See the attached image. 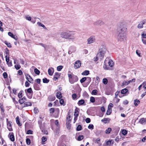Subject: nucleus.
Returning a JSON list of instances; mask_svg holds the SVG:
<instances>
[{"mask_svg":"<svg viewBox=\"0 0 146 146\" xmlns=\"http://www.w3.org/2000/svg\"><path fill=\"white\" fill-rule=\"evenodd\" d=\"M119 27L121 32L125 33L127 31V27L125 24L121 23L120 24Z\"/></svg>","mask_w":146,"mask_h":146,"instance_id":"39448f33","label":"nucleus"},{"mask_svg":"<svg viewBox=\"0 0 146 146\" xmlns=\"http://www.w3.org/2000/svg\"><path fill=\"white\" fill-rule=\"evenodd\" d=\"M88 44H91L95 41V38L94 36H91L87 40Z\"/></svg>","mask_w":146,"mask_h":146,"instance_id":"0eeeda50","label":"nucleus"},{"mask_svg":"<svg viewBox=\"0 0 146 146\" xmlns=\"http://www.w3.org/2000/svg\"><path fill=\"white\" fill-rule=\"evenodd\" d=\"M60 103L61 105H62L63 106L64 105V100L62 99H60Z\"/></svg>","mask_w":146,"mask_h":146,"instance_id":"603ef678","label":"nucleus"},{"mask_svg":"<svg viewBox=\"0 0 146 146\" xmlns=\"http://www.w3.org/2000/svg\"><path fill=\"white\" fill-rule=\"evenodd\" d=\"M79 115H78L77 114H76V115H74V123H75L77 120V117Z\"/></svg>","mask_w":146,"mask_h":146,"instance_id":"f704fd0d","label":"nucleus"},{"mask_svg":"<svg viewBox=\"0 0 146 146\" xmlns=\"http://www.w3.org/2000/svg\"><path fill=\"white\" fill-rule=\"evenodd\" d=\"M127 131L125 129H123L122 131V133L124 135H125L127 134Z\"/></svg>","mask_w":146,"mask_h":146,"instance_id":"4c0bfd02","label":"nucleus"},{"mask_svg":"<svg viewBox=\"0 0 146 146\" xmlns=\"http://www.w3.org/2000/svg\"><path fill=\"white\" fill-rule=\"evenodd\" d=\"M27 80L30 83H32L33 80L31 76L28 74H26L25 75Z\"/></svg>","mask_w":146,"mask_h":146,"instance_id":"f8f14e48","label":"nucleus"},{"mask_svg":"<svg viewBox=\"0 0 146 146\" xmlns=\"http://www.w3.org/2000/svg\"><path fill=\"white\" fill-rule=\"evenodd\" d=\"M10 139L12 141H13L15 140L14 136L13 133L12 132L9 133L8 135Z\"/></svg>","mask_w":146,"mask_h":146,"instance_id":"ddd939ff","label":"nucleus"},{"mask_svg":"<svg viewBox=\"0 0 146 146\" xmlns=\"http://www.w3.org/2000/svg\"><path fill=\"white\" fill-rule=\"evenodd\" d=\"M70 121H68V122L67 123V127L68 129H70L71 127V124L70 123Z\"/></svg>","mask_w":146,"mask_h":146,"instance_id":"bb28decb","label":"nucleus"},{"mask_svg":"<svg viewBox=\"0 0 146 146\" xmlns=\"http://www.w3.org/2000/svg\"><path fill=\"white\" fill-rule=\"evenodd\" d=\"M90 101L92 103L94 102L95 101V98L93 97H91L90 98Z\"/></svg>","mask_w":146,"mask_h":146,"instance_id":"c03bdc74","label":"nucleus"},{"mask_svg":"<svg viewBox=\"0 0 146 146\" xmlns=\"http://www.w3.org/2000/svg\"><path fill=\"white\" fill-rule=\"evenodd\" d=\"M126 35L125 33L120 32L119 33L118 38V40L120 41H124L126 40Z\"/></svg>","mask_w":146,"mask_h":146,"instance_id":"7ed1b4c3","label":"nucleus"},{"mask_svg":"<svg viewBox=\"0 0 146 146\" xmlns=\"http://www.w3.org/2000/svg\"><path fill=\"white\" fill-rule=\"evenodd\" d=\"M139 122L142 124H144L146 123V119L144 118H142L140 119Z\"/></svg>","mask_w":146,"mask_h":146,"instance_id":"412c9836","label":"nucleus"},{"mask_svg":"<svg viewBox=\"0 0 146 146\" xmlns=\"http://www.w3.org/2000/svg\"><path fill=\"white\" fill-rule=\"evenodd\" d=\"M7 121V127L8 129L10 131H11L13 130V129L11 127V123L12 122L10 121H8V119H6Z\"/></svg>","mask_w":146,"mask_h":146,"instance_id":"1a4fd4ad","label":"nucleus"},{"mask_svg":"<svg viewBox=\"0 0 146 146\" xmlns=\"http://www.w3.org/2000/svg\"><path fill=\"white\" fill-rule=\"evenodd\" d=\"M112 141L111 140L108 141L106 142L107 145L110 146L111 145Z\"/></svg>","mask_w":146,"mask_h":146,"instance_id":"09e8293b","label":"nucleus"},{"mask_svg":"<svg viewBox=\"0 0 146 146\" xmlns=\"http://www.w3.org/2000/svg\"><path fill=\"white\" fill-rule=\"evenodd\" d=\"M77 114L79 115V112L78 111L77 109H76L75 110L74 115Z\"/></svg>","mask_w":146,"mask_h":146,"instance_id":"bf43d9fd","label":"nucleus"},{"mask_svg":"<svg viewBox=\"0 0 146 146\" xmlns=\"http://www.w3.org/2000/svg\"><path fill=\"white\" fill-rule=\"evenodd\" d=\"M86 121L87 123H89L90 122V119L89 118H87L86 119Z\"/></svg>","mask_w":146,"mask_h":146,"instance_id":"680f3d73","label":"nucleus"},{"mask_svg":"<svg viewBox=\"0 0 146 146\" xmlns=\"http://www.w3.org/2000/svg\"><path fill=\"white\" fill-rule=\"evenodd\" d=\"M34 72L37 75H39L40 72L39 70L37 68L34 69Z\"/></svg>","mask_w":146,"mask_h":146,"instance_id":"a19ab883","label":"nucleus"},{"mask_svg":"<svg viewBox=\"0 0 146 146\" xmlns=\"http://www.w3.org/2000/svg\"><path fill=\"white\" fill-rule=\"evenodd\" d=\"M105 52L106 51L105 50L102 49L100 50V51L97 54L98 58L100 57V59H103Z\"/></svg>","mask_w":146,"mask_h":146,"instance_id":"20e7f679","label":"nucleus"},{"mask_svg":"<svg viewBox=\"0 0 146 146\" xmlns=\"http://www.w3.org/2000/svg\"><path fill=\"white\" fill-rule=\"evenodd\" d=\"M111 129L110 127H109L106 130V134H109L110 133L111 131Z\"/></svg>","mask_w":146,"mask_h":146,"instance_id":"393cba45","label":"nucleus"},{"mask_svg":"<svg viewBox=\"0 0 146 146\" xmlns=\"http://www.w3.org/2000/svg\"><path fill=\"white\" fill-rule=\"evenodd\" d=\"M56 96L58 98L60 99L62 97L61 92H57L56 94Z\"/></svg>","mask_w":146,"mask_h":146,"instance_id":"6ab92c4d","label":"nucleus"},{"mask_svg":"<svg viewBox=\"0 0 146 146\" xmlns=\"http://www.w3.org/2000/svg\"><path fill=\"white\" fill-rule=\"evenodd\" d=\"M5 58H6V61L7 62V63L8 62H9V57H8L7 56H5Z\"/></svg>","mask_w":146,"mask_h":146,"instance_id":"0e129e2a","label":"nucleus"},{"mask_svg":"<svg viewBox=\"0 0 146 146\" xmlns=\"http://www.w3.org/2000/svg\"><path fill=\"white\" fill-rule=\"evenodd\" d=\"M8 35L11 37L12 38L14 39L15 40H17V36H16L15 35H13V33H12L11 32H9L8 33Z\"/></svg>","mask_w":146,"mask_h":146,"instance_id":"dca6fc26","label":"nucleus"},{"mask_svg":"<svg viewBox=\"0 0 146 146\" xmlns=\"http://www.w3.org/2000/svg\"><path fill=\"white\" fill-rule=\"evenodd\" d=\"M21 66L19 64H17L15 65V67L17 70H19L21 68Z\"/></svg>","mask_w":146,"mask_h":146,"instance_id":"473e14b6","label":"nucleus"},{"mask_svg":"<svg viewBox=\"0 0 146 146\" xmlns=\"http://www.w3.org/2000/svg\"><path fill=\"white\" fill-rule=\"evenodd\" d=\"M142 38H146V34L144 33H142L141 34Z\"/></svg>","mask_w":146,"mask_h":146,"instance_id":"e2e57ef3","label":"nucleus"},{"mask_svg":"<svg viewBox=\"0 0 146 146\" xmlns=\"http://www.w3.org/2000/svg\"><path fill=\"white\" fill-rule=\"evenodd\" d=\"M82 127L81 125H78L77 127L76 130L77 131H80L82 130Z\"/></svg>","mask_w":146,"mask_h":146,"instance_id":"72a5a7b5","label":"nucleus"},{"mask_svg":"<svg viewBox=\"0 0 146 146\" xmlns=\"http://www.w3.org/2000/svg\"><path fill=\"white\" fill-rule=\"evenodd\" d=\"M42 81L44 83H47L49 82V80H48L46 78L43 79Z\"/></svg>","mask_w":146,"mask_h":146,"instance_id":"58836bf2","label":"nucleus"},{"mask_svg":"<svg viewBox=\"0 0 146 146\" xmlns=\"http://www.w3.org/2000/svg\"><path fill=\"white\" fill-rule=\"evenodd\" d=\"M93 24L94 26H101L104 25V23L102 20H98L94 21Z\"/></svg>","mask_w":146,"mask_h":146,"instance_id":"423d86ee","label":"nucleus"},{"mask_svg":"<svg viewBox=\"0 0 146 146\" xmlns=\"http://www.w3.org/2000/svg\"><path fill=\"white\" fill-rule=\"evenodd\" d=\"M16 121L17 123L19 126H21V124L19 121V118L18 117H17L16 119Z\"/></svg>","mask_w":146,"mask_h":146,"instance_id":"cd10ccee","label":"nucleus"},{"mask_svg":"<svg viewBox=\"0 0 146 146\" xmlns=\"http://www.w3.org/2000/svg\"><path fill=\"white\" fill-rule=\"evenodd\" d=\"M108 64H109V66L110 67H112L114 65V63L112 60H109L108 59Z\"/></svg>","mask_w":146,"mask_h":146,"instance_id":"a211bd4d","label":"nucleus"},{"mask_svg":"<svg viewBox=\"0 0 146 146\" xmlns=\"http://www.w3.org/2000/svg\"><path fill=\"white\" fill-rule=\"evenodd\" d=\"M87 78L86 77H83L80 80V82L81 83H83L86 80Z\"/></svg>","mask_w":146,"mask_h":146,"instance_id":"79ce46f5","label":"nucleus"},{"mask_svg":"<svg viewBox=\"0 0 146 146\" xmlns=\"http://www.w3.org/2000/svg\"><path fill=\"white\" fill-rule=\"evenodd\" d=\"M110 120V119L108 118H104L103 119H102L101 120V121L102 122H104L105 123H106V122H104V121H109Z\"/></svg>","mask_w":146,"mask_h":146,"instance_id":"c9c22d12","label":"nucleus"},{"mask_svg":"<svg viewBox=\"0 0 146 146\" xmlns=\"http://www.w3.org/2000/svg\"><path fill=\"white\" fill-rule=\"evenodd\" d=\"M32 105L31 103L30 102H25L24 104V106L23 107H25L29 106H31Z\"/></svg>","mask_w":146,"mask_h":146,"instance_id":"aec40b11","label":"nucleus"},{"mask_svg":"<svg viewBox=\"0 0 146 146\" xmlns=\"http://www.w3.org/2000/svg\"><path fill=\"white\" fill-rule=\"evenodd\" d=\"M129 84V82H128V81H125L123 82L122 85L121 86H126L128 85Z\"/></svg>","mask_w":146,"mask_h":146,"instance_id":"c756f323","label":"nucleus"},{"mask_svg":"<svg viewBox=\"0 0 146 146\" xmlns=\"http://www.w3.org/2000/svg\"><path fill=\"white\" fill-rule=\"evenodd\" d=\"M54 72V69L53 68L51 67L48 70V74L50 76L52 75Z\"/></svg>","mask_w":146,"mask_h":146,"instance_id":"4468645a","label":"nucleus"},{"mask_svg":"<svg viewBox=\"0 0 146 146\" xmlns=\"http://www.w3.org/2000/svg\"><path fill=\"white\" fill-rule=\"evenodd\" d=\"M142 40L143 44H146V38H142Z\"/></svg>","mask_w":146,"mask_h":146,"instance_id":"4d7b16f0","label":"nucleus"},{"mask_svg":"<svg viewBox=\"0 0 146 146\" xmlns=\"http://www.w3.org/2000/svg\"><path fill=\"white\" fill-rule=\"evenodd\" d=\"M68 76L69 78V81L70 83L72 84L78 80V78L76 76L72 75L71 74H68Z\"/></svg>","mask_w":146,"mask_h":146,"instance_id":"f03ea898","label":"nucleus"},{"mask_svg":"<svg viewBox=\"0 0 146 146\" xmlns=\"http://www.w3.org/2000/svg\"><path fill=\"white\" fill-rule=\"evenodd\" d=\"M7 64L9 67H10L12 66V62L11 61L9 62H7Z\"/></svg>","mask_w":146,"mask_h":146,"instance_id":"13d9d810","label":"nucleus"},{"mask_svg":"<svg viewBox=\"0 0 146 146\" xmlns=\"http://www.w3.org/2000/svg\"><path fill=\"white\" fill-rule=\"evenodd\" d=\"M85 103V101L83 100H81L79 101L78 104L79 105H81Z\"/></svg>","mask_w":146,"mask_h":146,"instance_id":"5701e85b","label":"nucleus"},{"mask_svg":"<svg viewBox=\"0 0 146 146\" xmlns=\"http://www.w3.org/2000/svg\"><path fill=\"white\" fill-rule=\"evenodd\" d=\"M134 105L135 106H137L140 102L139 100H134Z\"/></svg>","mask_w":146,"mask_h":146,"instance_id":"4be33fe9","label":"nucleus"},{"mask_svg":"<svg viewBox=\"0 0 146 146\" xmlns=\"http://www.w3.org/2000/svg\"><path fill=\"white\" fill-rule=\"evenodd\" d=\"M5 50V53L6 54V56H8L9 55V51L8 49L7 48H6Z\"/></svg>","mask_w":146,"mask_h":146,"instance_id":"ea45409f","label":"nucleus"},{"mask_svg":"<svg viewBox=\"0 0 146 146\" xmlns=\"http://www.w3.org/2000/svg\"><path fill=\"white\" fill-rule=\"evenodd\" d=\"M89 73V71L88 70H85L84 72H83L82 73V74L83 75H85L87 76L88 75Z\"/></svg>","mask_w":146,"mask_h":146,"instance_id":"b1692460","label":"nucleus"},{"mask_svg":"<svg viewBox=\"0 0 146 146\" xmlns=\"http://www.w3.org/2000/svg\"><path fill=\"white\" fill-rule=\"evenodd\" d=\"M26 142L27 144V145H29L30 144L31 141H30V140L29 139V138L27 139H26Z\"/></svg>","mask_w":146,"mask_h":146,"instance_id":"3c124183","label":"nucleus"},{"mask_svg":"<svg viewBox=\"0 0 146 146\" xmlns=\"http://www.w3.org/2000/svg\"><path fill=\"white\" fill-rule=\"evenodd\" d=\"M26 18L27 20L29 21H31V17L29 15H26Z\"/></svg>","mask_w":146,"mask_h":146,"instance_id":"864d4df0","label":"nucleus"},{"mask_svg":"<svg viewBox=\"0 0 146 146\" xmlns=\"http://www.w3.org/2000/svg\"><path fill=\"white\" fill-rule=\"evenodd\" d=\"M27 92L28 93H32L33 91L31 88H30L27 89Z\"/></svg>","mask_w":146,"mask_h":146,"instance_id":"6e6d98bb","label":"nucleus"},{"mask_svg":"<svg viewBox=\"0 0 146 146\" xmlns=\"http://www.w3.org/2000/svg\"><path fill=\"white\" fill-rule=\"evenodd\" d=\"M128 91V90L126 88H124L122 89L121 91V93L122 94H125Z\"/></svg>","mask_w":146,"mask_h":146,"instance_id":"a878e982","label":"nucleus"},{"mask_svg":"<svg viewBox=\"0 0 146 146\" xmlns=\"http://www.w3.org/2000/svg\"><path fill=\"white\" fill-rule=\"evenodd\" d=\"M111 108H108V110L106 112V114L107 115H110L111 112Z\"/></svg>","mask_w":146,"mask_h":146,"instance_id":"c85d7f7f","label":"nucleus"},{"mask_svg":"<svg viewBox=\"0 0 146 146\" xmlns=\"http://www.w3.org/2000/svg\"><path fill=\"white\" fill-rule=\"evenodd\" d=\"M108 58H106L104 62L103 68L105 70H108L109 69V67L106 65L107 62H108Z\"/></svg>","mask_w":146,"mask_h":146,"instance_id":"9d476101","label":"nucleus"},{"mask_svg":"<svg viewBox=\"0 0 146 146\" xmlns=\"http://www.w3.org/2000/svg\"><path fill=\"white\" fill-rule=\"evenodd\" d=\"M34 111L35 113H37L38 112V109L36 108H34Z\"/></svg>","mask_w":146,"mask_h":146,"instance_id":"774afa93","label":"nucleus"},{"mask_svg":"<svg viewBox=\"0 0 146 146\" xmlns=\"http://www.w3.org/2000/svg\"><path fill=\"white\" fill-rule=\"evenodd\" d=\"M33 131L31 130H29L27 131V134H32Z\"/></svg>","mask_w":146,"mask_h":146,"instance_id":"052dcab7","label":"nucleus"},{"mask_svg":"<svg viewBox=\"0 0 146 146\" xmlns=\"http://www.w3.org/2000/svg\"><path fill=\"white\" fill-rule=\"evenodd\" d=\"M84 137L83 135H79L77 138V140L79 141H81L84 138Z\"/></svg>","mask_w":146,"mask_h":146,"instance_id":"e433bc0d","label":"nucleus"},{"mask_svg":"<svg viewBox=\"0 0 146 146\" xmlns=\"http://www.w3.org/2000/svg\"><path fill=\"white\" fill-rule=\"evenodd\" d=\"M5 43L8 47H10V48H11V44L10 43H8L6 41H5Z\"/></svg>","mask_w":146,"mask_h":146,"instance_id":"8fccbe9b","label":"nucleus"},{"mask_svg":"<svg viewBox=\"0 0 146 146\" xmlns=\"http://www.w3.org/2000/svg\"><path fill=\"white\" fill-rule=\"evenodd\" d=\"M100 139L99 138H98L96 139V140H95V142L96 143H99L100 142Z\"/></svg>","mask_w":146,"mask_h":146,"instance_id":"338daca9","label":"nucleus"},{"mask_svg":"<svg viewBox=\"0 0 146 146\" xmlns=\"http://www.w3.org/2000/svg\"><path fill=\"white\" fill-rule=\"evenodd\" d=\"M75 32L73 31L66 30L61 32L60 34L62 38L66 40H73L75 38Z\"/></svg>","mask_w":146,"mask_h":146,"instance_id":"f257e3e1","label":"nucleus"},{"mask_svg":"<svg viewBox=\"0 0 146 146\" xmlns=\"http://www.w3.org/2000/svg\"><path fill=\"white\" fill-rule=\"evenodd\" d=\"M145 22L142 21L140 22L138 25L137 27L139 29H141L143 28V25L145 24Z\"/></svg>","mask_w":146,"mask_h":146,"instance_id":"2eb2a0df","label":"nucleus"},{"mask_svg":"<svg viewBox=\"0 0 146 146\" xmlns=\"http://www.w3.org/2000/svg\"><path fill=\"white\" fill-rule=\"evenodd\" d=\"M97 90H93L92 93V95H96L97 94Z\"/></svg>","mask_w":146,"mask_h":146,"instance_id":"37998d69","label":"nucleus"},{"mask_svg":"<svg viewBox=\"0 0 146 146\" xmlns=\"http://www.w3.org/2000/svg\"><path fill=\"white\" fill-rule=\"evenodd\" d=\"M63 68V66H59L57 67V70L58 71H60Z\"/></svg>","mask_w":146,"mask_h":146,"instance_id":"de8ad7c7","label":"nucleus"},{"mask_svg":"<svg viewBox=\"0 0 146 146\" xmlns=\"http://www.w3.org/2000/svg\"><path fill=\"white\" fill-rule=\"evenodd\" d=\"M47 140V138L44 136L42 137V142H44Z\"/></svg>","mask_w":146,"mask_h":146,"instance_id":"a18cd8bd","label":"nucleus"},{"mask_svg":"<svg viewBox=\"0 0 146 146\" xmlns=\"http://www.w3.org/2000/svg\"><path fill=\"white\" fill-rule=\"evenodd\" d=\"M50 113H53L54 111V109L53 108H51L50 109Z\"/></svg>","mask_w":146,"mask_h":146,"instance_id":"69168bd1","label":"nucleus"},{"mask_svg":"<svg viewBox=\"0 0 146 146\" xmlns=\"http://www.w3.org/2000/svg\"><path fill=\"white\" fill-rule=\"evenodd\" d=\"M60 73L58 72H56L55 73L53 78V79L55 81L57 80L58 78L60 77Z\"/></svg>","mask_w":146,"mask_h":146,"instance_id":"9b49d317","label":"nucleus"},{"mask_svg":"<svg viewBox=\"0 0 146 146\" xmlns=\"http://www.w3.org/2000/svg\"><path fill=\"white\" fill-rule=\"evenodd\" d=\"M3 76L4 78H6L7 77V74L6 72H4L3 74Z\"/></svg>","mask_w":146,"mask_h":146,"instance_id":"5fc2aeb1","label":"nucleus"},{"mask_svg":"<svg viewBox=\"0 0 146 146\" xmlns=\"http://www.w3.org/2000/svg\"><path fill=\"white\" fill-rule=\"evenodd\" d=\"M102 82L104 84H106L108 82V80L107 78H104L102 80Z\"/></svg>","mask_w":146,"mask_h":146,"instance_id":"2f4dec72","label":"nucleus"},{"mask_svg":"<svg viewBox=\"0 0 146 146\" xmlns=\"http://www.w3.org/2000/svg\"><path fill=\"white\" fill-rule=\"evenodd\" d=\"M26 100V98L25 97H24L21 99H19V102L21 104H22L24 103Z\"/></svg>","mask_w":146,"mask_h":146,"instance_id":"f3484780","label":"nucleus"},{"mask_svg":"<svg viewBox=\"0 0 146 146\" xmlns=\"http://www.w3.org/2000/svg\"><path fill=\"white\" fill-rule=\"evenodd\" d=\"M81 62L80 60L76 61L74 64V68L75 69L79 68L81 66Z\"/></svg>","mask_w":146,"mask_h":146,"instance_id":"6e6552de","label":"nucleus"},{"mask_svg":"<svg viewBox=\"0 0 146 146\" xmlns=\"http://www.w3.org/2000/svg\"><path fill=\"white\" fill-rule=\"evenodd\" d=\"M88 128L90 129H94V126L92 124H90L88 127Z\"/></svg>","mask_w":146,"mask_h":146,"instance_id":"49530a36","label":"nucleus"},{"mask_svg":"<svg viewBox=\"0 0 146 146\" xmlns=\"http://www.w3.org/2000/svg\"><path fill=\"white\" fill-rule=\"evenodd\" d=\"M37 24L39 26L42 27L44 29H46V28L45 26L44 25L39 22H38L37 23Z\"/></svg>","mask_w":146,"mask_h":146,"instance_id":"7c9ffc66","label":"nucleus"}]
</instances>
